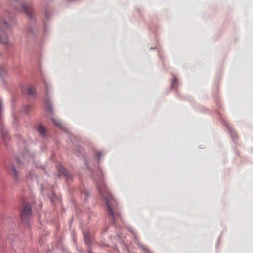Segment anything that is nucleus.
<instances>
[{
  "label": "nucleus",
  "mask_w": 253,
  "mask_h": 253,
  "mask_svg": "<svg viewBox=\"0 0 253 253\" xmlns=\"http://www.w3.org/2000/svg\"><path fill=\"white\" fill-rule=\"evenodd\" d=\"M177 82V79L175 78H174L173 79V84H174L175 83H176Z\"/></svg>",
  "instance_id": "nucleus-16"
},
{
  "label": "nucleus",
  "mask_w": 253,
  "mask_h": 253,
  "mask_svg": "<svg viewBox=\"0 0 253 253\" xmlns=\"http://www.w3.org/2000/svg\"><path fill=\"white\" fill-rule=\"evenodd\" d=\"M89 253H91L90 251H89Z\"/></svg>",
  "instance_id": "nucleus-17"
},
{
  "label": "nucleus",
  "mask_w": 253,
  "mask_h": 253,
  "mask_svg": "<svg viewBox=\"0 0 253 253\" xmlns=\"http://www.w3.org/2000/svg\"><path fill=\"white\" fill-rule=\"evenodd\" d=\"M2 35H0V42L3 44H7L8 42V40L7 36L5 35L4 33L2 32Z\"/></svg>",
  "instance_id": "nucleus-8"
},
{
  "label": "nucleus",
  "mask_w": 253,
  "mask_h": 253,
  "mask_svg": "<svg viewBox=\"0 0 253 253\" xmlns=\"http://www.w3.org/2000/svg\"><path fill=\"white\" fill-rule=\"evenodd\" d=\"M0 132L2 139L5 142H6V141L9 139V136L7 131L5 128L2 127Z\"/></svg>",
  "instance_id": "nucleus-5"
},
{
  "label": "nucleus",
  "mask_w": 253,
  "mask_h": 253,
  "mask_svg": "<svg viewBox=\"0 0 253 253\" xmlns=\"http://www.w3.org/2000/svg\"><path fill=\"white\" fill-rule=\"evenodd\" d=\"M96 184L99 192L106 201L108 216L112 218L113 223H115L116 221L121 219L117 202L107 188L103 178L101 177L100 179L96 182Z\"/></svg>",
  "instance_id": "nucleus-1"
},
{
  "label": "nucleus",
  "mask_w": 253,
  "mask_h": 253,
  "mask_svg": "<svg viewBox=\"0 0 253 253\" xmlns=\"http://www.w3.org/2000/svg\"><path fill=\"white\" fill-rule=\"evenodd\" d=\"M37 130L40 135H43L44 134L45 130V128L42 125H39L37 128Z\"/></svg>",
  "instance_id": "nucleus-10"
},
{
  "label": "nucleus",
  "mask_w": 253,
  "mask_h": 253,
  "mask_svg": "<svg viewBox=\"0 0 253 253\" xmlns=\"http://www.w3.org/2000/svg\"><path fill=\"white\" fill-rule=\"evenodd\" d=\"M2 109V103H1V100H0V113H1Z\"/></svg>",
  "instance_id": "nucleus-15"
},
{
  "label": "nucleus",
  "mask_w": 253,
  "mask_h": 253,
  "mask_svg": "<svg viewBox=\"0 0 253 253\" xmlns=\"http://www.w3.org/2000/svg\"><path fill=\"white\" fill-rule=\"evenodd\" d=\"M21 218L23 222H27L31 215V207L29 204L24 205L21 211Z\"/></svg>",
  "instance_id": "nucleus-2"
},
{
  "label": "nucleus",
  "mask_w": 253,
  "mask_h": 253,
  "mask_svg": "<svg viewBox=\"0 0 253 253\" xmlns=\"http://www.w3.org/2000/svg\"><path fill=\"white\" fill-rule=\"evenodd\" d=\"M2 24H3V26L7 28L8 26V24L5 21H4L2 23Z\"/></svg>",
  "instance_id": "nucleus-13"
},
{
  "label": "nucleus",
  "mask_w": 253,
  "mask_h": 253,
  "mask_svg": "<svg viewBox=\"0 0 253 253\" xmlns=\"http://www.w3.org/2000/svg\"><path fill=\"white\" fill-rule=\"evenodd\" d=\"M9 172H10L11 176L13 177V179L15 181H18V173L16 171V170L15 169L14 167H11L9 169Z\"/></svg>",
  "instance_id": "nucleus-4"
},
{
  "label": "nucleus",
  "mask_w": 253,
  "mask_h": 253,
  "mask_svg": "<svg viewBox=\"0 0 253 253\" xmlns=\"http://www.w3.org/2000/svg\"><path fill=\"white\" fill-rule=\"evenodd\" d=\"M58 169H59V171H60V172L61 173V174H63L66 176L67 175V173H68V172H67V170L66 169L64 168L63 167H60L58 168Z\"/></svg>",
  "instance_id": "nucleus-12"
},
{
  "label": "nucleus",
  "mask_w": 253,
  "mask_h": 253,
  "mask_svg": "<svg viewBox=\"0 0 253 253\" xmlns=\"http://www.w3.org/2000/svg\"><path fill=\"white\" fill-rule=\"evenodd\" d=\"M17 4L20 7L17 9L18 10L23 11L29 17L31 16L33 13V9L30 6L24 3L20 4L17 3Z\"/></svg>",
  "instance_id": "nucleus-3"
},
{
  "label": "nucleus",
  "mask_w": 253,
  "mask_h": 253,
  "mask_svg": "<svg viewBox=\"0 0 253 253\" xmlns=\"http://www.w3.org/2000/svg\"><path fill=\"white\" fill-rule=\"evenodd\" d=\"M44 104L46 108V110L51 113L52 112V107L51 102L49 100L46 99L44 101Z\"/></svg>",
  "instance_id": "nucleus-7"
},
{
  "label": "nucleus",
  "mask_w": 253,
  "mask_h": 253,
  "mask_svg": "<svg viewBox=\"0 0 253 253\" xmlns=\"http://www.w3.org/2000/svg\"><path fill=\"white\" fill-rule=\"evenodd\" d=\"M84 236L85 243L87 245L90 246L91 244V239L89 233L88 232L84 233Z\"/></svg>",
  "instance_id": "nucleus-6"
},
{
  "label": "nucleus",
  "mask_w": 253,
  "mask_h": 253,
  "mask_svg": "<svg viewBox=\"0 0 253 253\" xmlns=\"http://www.w3.org/2000/svg\"><path fill=\"white\" fill-rule=\"evenodd\" d=\"M51 121L57 126L60 127L62 126V123L60 120L57 119L54 117H52L50 118Z\"/></svg>",
  "instance_id": "nucleus-9"
},
{
  "label": "nucleus",
  "mask_w": 253,
  "mask_h": 253,
  "mask_svg": "<svg viewBox=\"0 0 253 253\" xmlns=\"http://www.w3.org/2000/svg\"><path fill=\"white\" fill-rule=\"evenodd\" d=\"M44 85H45V90H46V93L47 94V84L46 82H44Z\"/></svg>",
  "instance_id": "nucleus-14"
},
{
  "label": "nucleus",
  "mask_w": 253,
  "mask_h": 253,
  "mask_svg": "<svg viewBox=\"0 0 253 253\" xmlns=\"http://www.w3.org/2000/svg\"><path fill=\"white\" fill-rule=\"evenodd\" d=\"M27 92L30 95H33L35 93V88L34 87L30 86L27 88Z\"/></svg>",
  "instance_id": "nucleus-11"
}]
</instances>
